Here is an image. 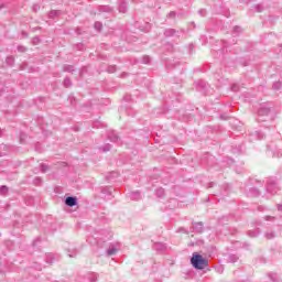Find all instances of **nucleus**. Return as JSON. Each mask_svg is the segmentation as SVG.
<instances>
[{
	"instance_id": "obj_45",
	"label": "nucleus",
	"mask_w": 282,
	"mask_h": 282,
	"mask_svg": "<svg viewBox=\"0 0 282 282\" xmlns=\"http://www.w3.org/2000/svg\"><path fill=\"white\" fill-rule=\"evenodd\" d=\"M278 210H280V213H282V204L278 205Z\"/></svg>"
},
{
	"instance_id": "obj_9",
	"label": "nucleus",
	"mask_w": 282,
	"mask_h": 282,
	"mask_svg": "<svg viewBox=\"0 0 282 282\" xmlns=\"http://www.w3.org/2000/svg\"><path fill=\"white\" fill-rule=\"evenodd\" d=\"M194 226V230L195 232H197L198 235H202V232H204V223L198 221V223H192Z\"/></svg>"
},
{
	"instance_id": "obj_47",
	"label": "nucleus",
	"mask_w": 282,
	"mask_h": 282,
	"mask_svg": "<svg viewBox=\"0 0 282 282\" xmlns=\"http://www.w3.org/2000/svg\"><path fill=\"white\" fill-rule=\"evenodd\" d=\"M269 219H274V217L267 216V221H268Z\"/></svg>"
},
{
	"instance_id": "obj_48",
	"label": "nucleus",
	"mask_w": 282,
	"mask_h": 282,
	"mask_svg": "<svg viewBox=\"0 0 282 282\" xmlns=\"http://www.w3.org/2000/svg\"><path fill=\"white\" fill-rule=\"evenodd\" d=\"M36 243H39V239L34 240L33 246H36Z\"/></svg>"
},
{
	"instance_id": "obj_32",
	"label": "nucleus",
	"mask_w": 282,
	"mask_h": 282,
	"mask_svg": "<svg viewBox=\"0 0 282 282\" xmlns=\"http://www.w3.org/2000/svg\"><path fill=\"white\" fill-rule=\"evenodd\" d=\"M142 63H144V65H149V63H151V57L143 56Z\"/></svg>"
},
{
	"instance_id": "obj_18",
	"label": "nucleus",
	"mask_w": 282,
	"mask_h": 282,
	"mask_svg": "<svg viewBox=\"0 0 282 282\" xmlns=\"http://www.w3.org/2000/svg\"><path fill=\"white\" fill-rule=\"evenodd\" d=\"M251 137L256 138L257 140H263V133H261V131L253 132Z\"/></svg>"
},
{
	"instance_id": "obj_22",
	"label": "nucleus",
	"mask_w": 282,
	"mask_h": 282,
	"mask_svg": "<svg viewBox=\"0 0 282 282\" xmlns=\"http://www.w3.org/2000/svg\"><path fill=\"white\" fill-rule=\"evenodd\" d=\"M100 151H102L104 153H107L108 151H111V144L107 143L106 145L100 148Z\"/></svg>"
},
{
	"instance_id": "obj_20",
	"label": "nucleus",
	"mask_w": 282,
	"mask_h": 282,
	"mask_svg": "<svg viewBox=\"0 0 282 282\" xmlns=\"http://www.w3.org/2000/svg\"><path fill=\"white\" fill-rule=\"evenodd\" d=\"M130 199H134V200L140 199V192L130 193Z\"/></svg>"
},
{
	"instance_id": "obj_23",
	"label": "nucleus",
	"mask_w": 282,
	"mask_h": 282,
	"mask_svg": "<svg viewBox=\"0 0 282 282\" xmlns=\"http://www.w3.org/2000/svg\"><path fill=\"white\" fill-rule=\"evenodd\" d=\"M8 186L2 185L0 186V195H8Z\"/></svg>"
},
{
	"instance_id": "obj_46",
	"label": "nucleus",
	"mask_w": 282,
	"mask_h": 282,
	"mask_svg": "<svg viewBox=\"0 0 282 282\" xmlns=\"http://www.w3.org/2000/svg\"><path fill=\"white\" fill-rule=\"evenodd\" d=\"M39 41H40L39 37L33 39V43H39Z\"/></svg>"
},
{
	"instance_id": "obj_36",
	"label": "nucleus",
	"mask_w": 282,
	"mask_h": 282,
	"mask_svg": "<svg viewBox=\"0 0 282 282\" xmlns=\"http://www.w3.org/2000/svg\"><path fill=\"white\" fill-rule=\"evenodd\" d=\"M231 91H239V85L237 84L231 85Z\"/></svg>"
},
{
	"instance_id": "obj_7",
	"label": "nucleus",
	"mask_w": 282,
	"mask_h": 282,
	"mask_svg": "<svg viewBox=\"0 0 282 282\" xmlns=\"http://www.w3.org/2000/svg\"><path fill=\"white\" fill-rule=\"evenodd\" d=\"M98 281V274L97 273H87L84 276V280L82 282H96Z\"/></svg>"
},
{
	"instance_id": "obj_1",
	"label": "nucleus",
	"mask_w": 282,
	"mask_h": 282,
	"mask_svg": "<svg viewBox=\"0 0 282 282\" xmlns=\"http://www.w3.org/2000/svg\"><path fill=\"white\" fill-rule=\"evenodd\" d=\"M191 264L195 270H204V268L208 267V260L206 258H203L202 254L194 252L191 258Z\"/></svg>"
},
{
	"instance_id": "obj_43",
	"label": "nucleus",
	"mask_w": 282,
	"mask_h": 282,
	"mask_svg": "<svg viewBox=\"0 0 282 282\" xmlns=\"http://www.w3.org/2000/svg\"><path fill=\"white\" fill-rule=\"evenodd\" d=\"M234 32H236V33H239V32H241V29H240V26H235V28H234Z\"/></svg>"
},
{
	"instance_id": "obj_26",
	"label": "nucleus",
	"mask_w": 282,
	"mask_h": 282,
	"mask_svg": "<svg viewBox=\"0 0 282 282\" xmlns=\"http://www.w3.org/2000/svg\"><path fill=\"white\" fill-rule=\"evenodd\" d=\"M6 63H7V65L12 66V65H14V58L12 56H9V57H7Z\"/></svg>"
},
{
	"instance_id": "obj_27",
	"label": "nucleus",
	"mask_w": 282,
	"mask_h": 282,
	"mask_svg": "<svg viewBox=\"0 0 282 282\" xmlns=\"http://www.w3.org/2000/svg\"><path fill=\"white\" fill-rule=\"evenodd\" d=\"M63 69H64V72L72 73V72H74V66L73 65H65Z\"/></svg>"
},
{
	"instance_id": "obj_6",
	"label": "nucleus",
	"mask_w": 282,
	"mask_h": 282,
	"mask_svg": "<svg viewBox=\"0 0 282 282\" xmlns=\"http://www.w3.org/2000/svg\"><path fill=\"white\" fill-rule=\"evenodd\" d=\"M118 250H119L118 243H111L106 252L108 257H113V254H116Z\"/></svg>"
},
{
	"instance_id": "obj_2",
	"label": "nucleus",
	"mask_w": 282,
	"mask_h": 282,
	"mask_svg": "<svg viewBox=\"0 0 282 282\" xmlns=\"http://www.w3.org/2000/svg\"><path fill=\"white\" fill-rule=\"evenodd\" d=\"M268 116H270V108L261 107L258 110V122H265L268 120Z\"/></svg>"
},
{
	"instance_id": "obj_11",
	"label": "nucleus",
	"mask_w": 282,
	"mask_h": 282,
	"mask_svg": "<svg viewBox=\"0 0 282 282\" xmlns=\"http://www.w3.org/2000/svg\"><path fill=\"white\" fill-rule=\"evenodd\" d=\"M55 261H58V256L54 254V253H47L46 254V263H54Z\"/></svg>"
},
{
	"instance_id": "obj_8",
	"label": "nucleus",
	"mask_w": 282,
	"mask_h": 282,
	"mask_svg": "<svg viewBox=\"0 0 282 282\" xmlns=\"http://www.w3.org/2000/svg\"><path fill=\"white\" fill-rule=\"evenodd\" d=\"M108 139L110 140V142H115L116 144H120V137L118 135V133H116L113 131L109 132Z\"/></svg>"
},
{
	"instance_id": "obj_21",
	"label": "nucleus",
	"mask_w": 282,
	"mask_h": 282,
	"mask_svg": "<svg viewBox=\"0 0 282 282\" xmlns=\"http://www.w3.org/2000/svg\"><path fill=\"white\" fill-rule=\"evenodd\" d=\"M265 239H274V237H276V235L274 234V231H267L264 234Z\"/></svg>"
},
{
	"instance_id": "obj_39",
	"label": "nucleus",
	"mask_w": 282,
	"mask_h": 282,
	"mask_svg": "<svg viewBox=\"0 0 282 282\" xmlns=\"http://www.w3.org/2000/svg\"><path fill=\"white\" fill-rule=\"evenodd\" d=\"M256 10H257V12H262L263 8L261 7V4H257Z\"/></svg>"
},
{
	"instance_id": "obj_44",
	"label": "nucleus",
	"mask_w": 282,
	"mask_h": 282,
	"mask_svg": "<svg viewBox=\"0 0 282 282\" xmlns=\"http://www.w3.org/2000/svg\"><path fill=\"white\" fill-rule=\"evenodd\" d=\"M213 186H215V183H214V182H212V183L208 184V188H213Z\"/></svg>"
},
{
	"instance_id": "obj_34",
	"label": "nucleus",
	"mask_w": 282,
	"mask_h": 282,
	"mask_svg": "<svg viewBox=\"0 0 282 282\" xmlns=\"http://www.w3.org/2000/svg\"><path fill=\"white\" fill-rule=\"evenodd\" d=\"M102 12H113V8H111V7H102Z\"/></svg>"
},
{
	"instance_id": "obj_5",
	"label": "nucleus",
	"mask_w": 282,
	"mask_h": 282,
	"mask_svg": "<svg viewBox=\"0 0 282 282\" xmlns=\"http://www.w3.org/2000/svg\"><path fill=\"white\" fill-rule=\"evenodd\" d=\"M268 151L271 153L272 158H282V152L276 145H269Z\"/></svg>"
},
{
	"instance_id": "obj_12",
	"label": "nucleus",
	"mask_w": 282,
	"mask_h": 282,
	"mask_svg": "<svg viewBox=\"0 0 282 282\" xmlns=\"http://www.w3.org/2000/svg\"><path fill=\"white\" fill-rule=\"evenodd\" d=\"M237 261H239V256L235 253H229L227 256V263H237Z\"/></svg>"
},
{
	"instance_id": "obj_38",
	"label": "nucleus",
	"mask_w": 282,
	"mask_h": 282,
	"mask_svg": "<svg viewBox=\"0 0 282 282\" xmlns=\"http://www.w3.org/2000/svg\"><path fill=\"white\" fill-rule=\"evenodd\" d=\"M198 14H200V17H206V9H200Z\"/></svg>"
},
{
	"instance_id": "obj_33",
	"label": "nucleus",
	"mask_w": 282,
	"mask_h": 282,
	"mask_svg": "<svg viewBox=\"0 0 282 282\" xmlns=\"http://www.w3.org/2000/svg\"><path fill=\"white\" fill-rule=\"evenodd\" d=\"M249 237H259V230L249 231Z\"/></svg>"
},
{
	"instance_id": "obj_19",
	"label": "nucleus",
	"mask_w": 282,
	"mask_h": 282,
	"mask_svg": "<svg viewBox=\"0 0 282 282\" xmlns=\"http://www.w3.org/2000/svg\"><path fill=\"white\" fill-rule=\"evenodd\" d=\"M155 193H156V197H160V198L164 197L165 195L164 188L162 187L156 188Z\"/></svg>"
},
{
	"instance_id": "obj_15",
	"label": "nucleus",
	"mask_w": 282,
	"mask_h": 282,
	"mask_svg": "<svg viewBox=\"0 0 282 282\" xmlns=\"http://www.w3.org/2000/svg\"><path fill=\"white\" fill-rule=\"evenodd\" d=\"M251 197H259V195H261V193L259 192V189H257V187H252L249 189V194Z\"/></svg>"
},
{
	"instance_id": "obj_40",
	"label": "nucleus",
	"mask_w": 282,
	"mask_h": 282,
	"mask_svg": "<svg viewBox=\"0 0 282 282\" xmlns=\"http://www.w3.org/2000/svg\"><path fill=\"white\" fill-rule=\"evenodd\" d=\"M178 232H185L186 235H188V231L183 227L178 228Z\"/></svg>"
},
{
	"instance_id": "obj_17",
	"label": "nucleus",
	"mask_w": 282,
	"mask_h": 282,
	"mask_svg": "<svg viewBox=\"0 0 282 282\" xmlns=\"http://www.w3.org/2000/svg\"><path fill=\"white\" fill-rule=\"evenodd\" d=\"M281 88H282V83L280 80L273 83L272 89L274 91H280Z\"/></svg>"
},
{
	"instance_id": "obj_25",
	"label": "nucleus",
	"mask_w": 282,
	"mask_h": 282,
	"mask_svg": "<svg viewBox=\"0 0 282 282\" xmlns=\"http://www.w3.org/2000/svg\"><path fill=\"white\" fill-rule=\"evenodd\" d=\"M40 167H41V171H42V173H47V171H50V166L48 165H46V164H41L40 165Z\"/></svg>"
},
{
	"instance_id": "obj_31",
	"label": "nucleus",
	"mask_w": 282,
	"mask_h": 282,
	"mask_svg": "<svg viewBox=\"0 0 282 282\" xmlns=\"http://www.w3.org/2000/svg\"><path fill=\"white\" fill-rule=\"evenodd\" d=\"M43 182V180H41V177H35L33 180V184H35V186H40V184Z\"/></svg>"
},
{
	"instance_id": "obj_37",
	"label": "nucleus",
	"mask_w": 282,
	"mask_h": 282,
	"mask_svg": "<svg viewBox=\"0 0 282 282\" xmlns=\"http://www.w3.org/2000/svg\"><path fill=\"white\" fill-rule=\"evenodd\" d=\"M176 14H177V13H175V11H171V12L167 14V17H169L170 19H175Z\"/></svg>"
},
{
	"instance_id": "obj_35",
	"label": "nucleus",
	"mask_w": 282,
	"mask_h": 282,
	"mask_svg": "<svg viewBox=\"0 0 282 282\" xmlns=\"http://www.w3.org/2000/svg\"><path fill=\"white\" fill-rule=\"evenodd\" d=\"M107 72H108L109 74H113V73L116 72V66H109L108 69H107Z\"/></svg>"
},
{
	"instance_id": "obj_29",
	"label": "nucleus",
	"mask_w": 282,
	"mask_h": 282,
	"mask_svg": "<svg viewBox=\"0 0 282 282\" xmlns=\"http://www.w3.org/2000/svg\"><path fill=\"white\" fill-rule=\"evenodd\" d=\"M64 87H72V79H69V78H65L64 79Z\"/></svg>"
},
{
	"instance_id": "obj_28",
	"label": "nucleus",
	"mask_w": 282,
	"mask_h": 282,
	"mask_svg": "<svg viewBox=\"0 0 282 282\" xmlns=\"http://www.w3.org/2000/svg\"><path fill=\"white\" fill-rule=\"evenodd\" d=\"M76 254H78V251L77 250H68V257L70 258V259H74V257H76Z\"/></svg>"
},
{
	"instance_id": "obj_3",
	"label": "nucleus",
	"mask_w": 282,
	"mask_h": 282,
	"mask_svg": "<svg viewBox=\"0 0 282 282\" xmlns=\"http://www.w3.org/2000/svg\"><path fill=\"white\" fill-rule=\"evenodd\" d=\"M278 191H279V186L276 185V182L269 180L267 182V193H270L271 195H275Z\"/></svg>"
},
{
	"instance_id": "obj_30",
	"label": "nucleus",
	"mask_w": 282,
	"mask_h": 282,
	"mask_svg": "<svg viewBox=\"0 0 282 282\" xmlns=\"http://www.w3.org/2000/svg\"><path fill=\"white\" fill-rule=\"evenodd\" d=\"M95 30H97L98 32H100V30H102V24L100 22H95L94 25Z\"/></svg>"
},
{
	"instance_id": "obj_49",
	"label": "nucleus",
	"mask_w": 282,
	"mask_h": 282,
	"mask_svg": "<svg viewBox=\"0 0 282 282\" xmlns=\"http://www.w3.org/2000/svg\"><path fill=\"white\" fill-rule=\"evenodd\" d=\"M0 135H1V129H0Z\"/></svg>"
},
{
	"instance_id": "obj_10",
	"label": "nucleus",
	"mask_w": 282,
	"mask_h": 282,
	"mask_svg": "<svg viewBox=\"0 0 282 282\" xmlns=\"http://www.w3.org/2000/svg\"><path fill=\"white\" fill-rule=\"evenodd\" d=\"M153 250H156V252H164V250H166V245L163 242H155L153 245Z\"/></svg>"
},
{
	"instance_id": "obj_41",
	"label": "nucleus",
	"mask_w": 282,
	"mask_h": 282,
	"mask_svg": "<svg viewBox=\"0 0 282 282\" xmlns=\"http://www.w3.org/2000/svg\"><path fill=\"white\" fill-rule=\"evenodd\" d=\"M33 10H34V12H37L39 10H41V7H39L37 4H34Z\"/></svg>"
},
{
	"instance_id": "obj_42",
	"label": "nucleus",
	"mask_w": 282,
	"mask_h": 282,
	"mask_svg": "<svg viewBox=\"0 0 282 282\" xmlns=\"http://www.w3.org/2000/svg\"><path fill=\"white\" fill-rule=\"evenodd\" d=\"M25 46H18V52H25Z\"/></svg>"
},
{
	"instance_id": "obj_24",
	"label": "nucleus",
	"mask_w": 282,
	"mask_h": 282,
	"mask_svg": "<svg viewBox=\"0 0 282 282\" xmlns=\"http://www.w3.org/2000/svg\"><path fill=\"white\" fill-rule=\"evenodd\" d=\"M61 14V11L53 10L48 13L50 19H54V17H58Z\"/></svg>"
},
{
	"instance_id": "obj_13",
	"label": "nucleus",
	"mask_w": 282,
	"mask_h": 282,
	"mask_svg": "<svg viewBox=\"0 0 282 282\" xmlns=\"http://www.w3.org/2000/svg\"><path fill=\"white\" fill-rule=\"evenodd\" d=\"M118 10L121 14H124L128 10L127 2H124V1L120 2Z\"/></svg>"
},
{
	"instance_id": "obj_4",
	"label": "nucleus",
	"mask_w": 282,
	"mask_h": 282,
	"mask_svg": "<svg viewBox=\"0 0 282 282\" xmlns=\"http://www.w3.org/2000/svg\"><path fill=\"white\" fill-rule=\"evenodd\" d=\"M65 205L69 208H74V206H78V198L76 196H67L65 198Z\"/></svg>"
},
{
	"instance_id": "obj_16",
	"label": "nucleus",
	"mask_w": 282,
	"mask_h": 282,
	"mask_svg": "<svg viewBox=\"0 0 282 282\" xmlns=\"http://www.w3.org/2000/svg\"><path fill=\"white\" fill-rule=\"evenodd\" d=\"M195 85H196V87H200V91L206 90V87H208V85L204 80H198V82L195 83Z\"/></svg>"
},
{
	"instance_id": "obj_14",
	"label": "nucleus",
	"mask_w": 282,
	"mask_h": 282,
	"mask_svg": "<svg viewBox=\"0 0 282 282\" xmlns=\"http://www.w3.org/2000/svg\"><path fill=\"white\" fill-rule=\"evenodd\" d=\"M175 34H177V31L175 29H166L164 31V36H166V37L175 36Z\"/></svg>"
}]
</instances>
